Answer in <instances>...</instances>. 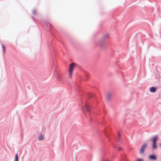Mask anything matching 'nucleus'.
<instances>
[{
    "instance_id": "1",
    "label": "nucleus",
    "mask_w": 161,
    "mask_h": 161,
    "mask_svg": "<svg viewBox=\"0 0 161 161\" xmlns=\"http://www.w3.org/2000/svg\"><path fill=\"white\" fill-rule=\"evenodd\" d=\"M81 100L82 102L83 103L82 99H81ZM83 105L82 106V111L84 113H86V116H87V115H89L90 120L91 121L92 117L94 115H96V114L91 110V106L87 104L85 101H84V103H83Z\"/></svg>"
},
{
    "instance_id": "2",
    "label": "nucleus",
    "mask_w": 161,
    "mask_h": 161,
    "mask_svg": "<svg viewBox=\"0 0 161 161\" xmlns=\"http://www.w3.org/2000/svg\"><path fill=\"white\" fill-rule=\"evenodd\" d=\"M108 34H106L104 35L101 39L100 41L99 45L101 49L103 50H105L107 48V45L105 42V39L108 37Z\"/></svg>"
},
{
    "instance_id": "3",
    "label": "nucleus",
    "mask_w": 161,
    "mask_h": 161,
    "mask_svg": "<svg viewBox=\"0 0 161 161\" xmlns=\"http://www.w3.org/2000/svg\"><path fill=\"white\" fill-rule=\"evenodd\" d=\"M158 137L157 135L152 136L151 138V141L152 142V147L153 149L157 148V141H158Z\"/></svg>"
},
{
    "instance_id": "4",
    "label": "nucleus",
    "mask_w": 161,
    "mask_h": 161,
    "mask_svg": "<svg viewBox=\"0 0 161 161\" xmlns=\"http://www.w3.org/2000/svg\"><path fill=\"white\" fill-rule=\"evenodd\" d=\"M76 64L74 63H72L70 64L69 69V77L70 78H72V75L73 73L74 68Z\"/></svg>"
},
{
    "instance_id": "5",
    "label": "nucleus",
    "mask_w": 161,
    "mask_h": 161,
    "mask_svg": "<svg viewBox=\"0 0 161 161\" xmlns=\"http://www.w3.org/2000/svg\"><path fill=\"white\" fill-rule=\"evenodd\" d=\"M147 147V144L146 143H145L143 144L141 148H140L139 151V153L140 154L143 153Z\"/></svg>"
},
{
    "instance_id": "6",
    "label": "nucleus",
    "mask_w": 161,
    "mask_h": 161,
    "mask_svg": "<svg viewBox=\"0 0 161 161\" xmlns=\"http://www.w3.org/2000/svg\"><path fill=\"white\" fill-rule=\"evenodd\" d=\"M53 43L50 42L49 44V47L50 52L51 54L52 55L53 54H54V48L53 47Z\"/></svg>"
},
{
    "instance_id": "7",
    "label": "nucleus",
    "mask_w": 161,
    "mask_h": 161,
    "mask_svg": "<svg viewBox=\"0 0 161 161\" xmlns=\"http://www.w3.org/2000/svg\"><path fill=\"white\" fill-rule=\"evenodd\" d=\"M148 158L151 160L155 161L157 159L156 156L154 154H152L148 156Z\"/></svg>"
},
{
    "instance_id": "8",
    "label": "nucleus",
    "mask_w": 161,
    "mask_h": 161,
    "mask_svg": "<svg viewBox=\"0 0 161 161\" xmlns=\"http://www.w3.org/2000/svg\"><path fill=\"white\" fill-rule=\"evenodd\" d=\"M112 94L110 93H108L107 95V102H109L111 101Z\"/></svg>"
},
{
    "instance_id": "9",
    "label": "nucleus",
    "mask_w": 161,
    "mask_h": 161,
    "mask_svg": "<svg viewBox=\"0 0 161 161\" xmlns=\"http://www.w3.org/2000/svg\"><path fill=\"white\" fill-rule=\"evenodd\" d=\"M157 90V88L155 87H152L150 88V92L152 93L155 92Z\"/></svg>"
},
{
    "instance_id": "10",
    "label": "nucleus",
    "mask_w": 161,
    "mask_h": 161,
    "mask_svg": "<svg viewBox=\"0 0 161 161\" xmlns=\"http://www.w3.org/2000/svg\"><path fill=\"white\" fill-rule=\"evenodd\" d=\"M89 98H95L96 96L93 93H90L87 94Z\"/></svg>"
},
{
    "instance_id": "11",
    "label": "nucleus",
    "mask_w": 161,
    "mask_h": 161,
    "mask_svg": "<svg viewBox=\"0 0 161 161\" xmlns=\"http://www.w3.org/2000/svg\"><path fill=\"white\" fill-rule=\"evenodd\" d=\"M44 137L43 135L41 134L38 137V139L39 141H42L44 140Z\"/></svg>"
},
{
    "instance_id": "12",
    "label": "nucleus",
    "mask_w": 161,
    "mask_h": 161,
    "mask_svg": "<svg viewBox=\"0 0 161 161\" xmlns=\"http://www.w3.org/2000/svg\"><path fill=\"white\" fill-rule=\"evenodd\" d=\"M104 132L105 134V135L106 136L108 137H109V135H108V133H110V132L109 131V132H108L107 130H106V129H105Z\"/></svg>"
},
{
    "instance_id": "13",
    "label": "nucleus",
    "mask_w": 161,
    "mask_h": 161,
    "mask_svg": "<svg viewBox=\"0 0 161 161\" xmlns=\"http://www.w3.org/2000/svg\"><path fill=\"white\" fill-rule=\"evenodd\" d=\"M118 136L117 141L119 142H120L121 141V134L119 132L118 133Z\"/></svg>"
},
{
    "instance_id": "14",
    "label": "nucleus",
    "mask_w": 161,
    "mask_h": 161,
    "mask_svg": "<svg viewBox=\"0 0 161 161\" xmlns=\"http://www.w3.org/2000/svg\"><path fill=\"white\" fill-rule=\"evenodd\" d=\"M14 161H19L18 153H16L15 155V158Z\"/></svg>"
},
{
    "instance_id": "15",
    "label": "nucleus",
    "mask_w": 161,
    "mask_h": 161,
    "mask_svg": "<svg viewBox=\"0 0 161 161\" xmlns=\"http://www.w3.org/2000/svg\"><path fill=\"white\" fill-rule=\"evenodd\" d=\"M46 26L47 27H49V29L50 30H51V27L52 26V25L51 24L48 23L47 24V25H46Z\"/></svg>"
},
{
    "instance_id": "16",
    "label": "nucleus",
    "mask_w": 161,
    "mask_h": 161,
    "mask_svg": "<svg viewBox=\"0 0 161 161\" xmlns=\"http://www.w3.org/2000/svg\"><path fill=\"white\" fill-rule=\"evenodd\" d=\"M2 47L3 48V53L4 54L5 52V47L3 44H2Z\"/></svg>"
},
{
    "instance_id": "17",
    "label": "nucleus",
    "mask_w": 161,
    "mask_h": 161,
    "mask_svg": "<svg viewBox=\"0 0 161 161\" xmlns=\"http://www.w3.org/2000/svg\"><path fill=\"white\" fill-rule=\"evenodd\" d=\"M57 80H58L60 81L61 80V77L58 74L57 75Z\"/></svg>"
},
{
    "instance_id": "18",
    "label": "nucleus",
    "mask_w": 161,
    "mask_h": 161,
    "mask_svg": "<svg viewBox=\"0 0 161 161\" xmlns=\"http://www.w3.org/2000/svg\"><path fill=\"white\" fill-rule=\"evenodd\" d=\"M33 14L35 15L36 14V10L35 9H34L32 13Z\"/></svg>"
},
{
    "instance_id": "19",
    "label": "nucleus",
    "mask_w": 161,
    "mask_h": 161,
    "mask_svg": "<svg viewBox=\"0 0 161 161\" xmlns=\"http://www.w3.org/2000/svg\"><path fill=\"white\" fill-rule=\"evenodd\" d=\"M135 161H144L142 158H138L136 159Z\"/></svg>"
},
{
    "instance_id": "20",
    "label": "nucleus",
    "mask_w": 161,
    "mask_h": 161,
    "mask_svg": "<svg viewBox=\"0 0 161 161\" xmlns=\"http://www.w3.org/2000/svg\"><path fill=\"white\" fill-rule=\"evenodd\" d=\"M122 150V148L121 147H119V151H121Z\"/></svg>"
},
{
    "instance_id": "21",
    "label": "nucleus",
    "mask_w": 161,
    "mask_h": 161,
    "mask_svg": "<svg viewBox=\"0 0 161 161\" xmlns=\"http://www.w3.org/2000/svg\"><path fill=\"white\" fill-rule=\"evenodd\" d=\"M32 19H34V18L33 17H32Z\"/></svg>"
},
{
    "instance_id": "22",
    "label": "nucleus",
    "mask_w": 161,
    "mask_h": 161,
    "mask_svg": "<svg viewBox=\"0 0 161 161\" xmlns=\"http://www.w3.org/2000/svg\"><path fill=\"white\" fill-rule=\"evenodd\" d=\"M160 145L161 146V143H160Z\"/></svg>"
},
{
    "instance_id": "23",
    "label": "nucleus",
    "mask_w": 161,
    "mask_h": 161,
    "mask_svg": "<svg viewBox=\"0 0 161 161\" xmlns=\"http://www.w3.org/2000/svg\"><path fill=\"white\" fill-rule=\"evenodd\" d=\"M124 156L125 157V155H124Z\"/></svg>"
}]
</instances>
